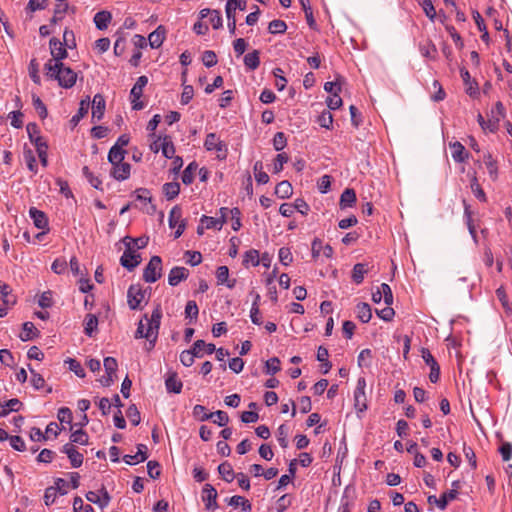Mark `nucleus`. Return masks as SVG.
I'll return each instance as SVG.
<instances>
[{
  "label": "nucleus",
  "instance_id": "ea45409f",
  "mask_svg": "<svg viewBox=\"0 0 512 512\" xmlns=\"http://www.w3.org/2000/svg\"><path fill=\"white\" fill-rule=\"evenodd\" d=\"M89 441L88 434L82 429H78L72 432L70 435V443L69 444H79V445H87Z\"/></svg>",
  "mask_w": 512,
  "mask_h": 512
},
{
  "label": "nucleus",
  "instance_id": "393cba45",
  "mask_svg": "<svg viewBox=\"0 0 512 512\" xmlns=\"http://www.w3.org/2000/svg\"><path fill=\"white\" fill-rule=\"evenodd\" d=\"M243 62L248 70H256L260 65V51L253 50L252 52L247 53L243 58Z\"/></svg>",
  "mask_w": 512,
  "mask_h": 512
},
{
  "label": "nucleus",
  "instance_id": "58836bf2",
  "mask_svg": "<svg viewBox=\"0 0 512 512\" xmlns=\"http://www.w3.org/2000/svg\"><path fill=\"white\" fill-rule=\"evenodd\" d=\"M201 223L205 224L206 229H218L220 230L225 223L224 218H214L210 216L203 215L201 217Z\"/></svg>",
  "mask_w": 512,
  "mask_h": 512
},
{
  "label": "nucleus",
  "instance_id": "680f3d73",
  "mask_svg": "<svg viewBox=\"0 0 512 512\" xmlns=\"http://www.w3.org/2000/svg\"><path fill=\"white\" fill-rule=\"evenodd\" d=\"M31 372V384L36 390H40L45 386V380L42 375L34 371L30 365H28Z\"/></svg>",
  "mask_w": 512,
  "mask_h": 512
},
{
  "label": "nucleus",
  "instance_id": "cd10ccee",
  "mask_svg": "<svg viewBox=\"0 0 512 512\" xmlns=\"http://www.w3.org/2000/svg\"><path fill=\"white\" fill-rule=\"evenodd\" d=\"M225 501L227 502L228 505H230L234 508H237L240 506L243 511L250 512L252 509V505H251L250 501L242 496H239V495H235L230 498H227Z\"/></svg>",
  "mask_w": 512,
  "mask_h": 512
},
{
  "label": "nucleus",
  "instance_id": "a18cd8bd",
  "mask_svg": "<svg viewBox=\"0 0 512 512\" xmlns=\"http://www.w3.org/2000/svg\"><path fill=\"white\" fill-rule=\"evenodd\" d=\"M82 172L84 177L87 179V181L90 183L92 187H94L97 190L103 191L101 179L95 176L87 166L83 167Z\"/></svg>",
  "mask_w": 512,
  "mask_h": 512
},
{
  "label": "nucleus",
  "instance_id": "79ce46f5",
  "mask_svg": "<svg viewBox=\"0 0 512 512\" xmlns=\"http://www.w3.org/2000/svg\"><path fill=\"white\" fill-rule=\"evenodd\" d=\"M57 418L61 424H64V423L69 424L70 430H73V428L77 425V424H72V420H73L72 411L68 407H61L58 410Z\"/></svg>",
  "mask_w": 512,
  "mask_h": 512
},
{
  "label": "nucleus",
  "instance_id": "0eeeda50",
  "mask_svg": "<svg viewBox=\"0 0 512 512\" xmlns=\"http://www.w3.org/2000/svg\"><path fill=\"white\" fill-rule=\"evenodd\" d=\"M421 356L424 362L430 367L429 380L437 383L440 378V366L428 348L421 349Z\"/></svg>",
  "mask_w": 512,
  "mask_h": 512
},
{
  "label": "nucleus",
  "instance_id": "4be33fe9",
  "mask_svg": "<svg viewBox=\"0 0 512 512\" xmlns=\"http://www.w3.org/2000/svg\"><path fill=\"white\" fill-rule=\"evenodd\" d=\"M90 106V98L89 96L86 99H82L79 104V109L77 113L71 118L70 123L72 128L76 127L80 120L88 113Z\"/></svg>",
  "mask_w": 512,
  "mask_h": 512
},
{
  "label": "nucleus",
  "instance_id": "9b49d317",
  "mask_svg": "<svg viewBox=\"0 0 512 512\" xmlns=\"http://www.w3.org/2000/svg\"><path fill=\"white\" fill-rule=\"evenodd\" d=\"M458 491L456 489H451L449 491L444 492L440 498H437L435 495H430L428 497L429 504H436L440 510H445L448 502L457 498Z\"/></svg>",
  "mask_w": 512,
  "mask_h": 512
},
{
  "label": "nucleus",
  "instance_id": "13d9d810",
  "mask_svg": "<svg viewBox=\"0 0 512 512\" xmlns=\"http://www.w3.org/2000/svg\"><path fill=\"white\" fill-rule=\"evenodd\" d=\"M278 257L279 261L284 266L290 265L293 261L291 250L288 247H281L278 252Z\"/></svg>",
  "mask_w": 512,
  "mask_h": 512
},
{
  "label": "nucleus",
  "instance_id": "72a5a7b5",
  "mask_svg": "<svg viewBox=\"0 0 512 512\" xmlns=\"http://www.w3.org/2000/svg\"><path fill=\"white\" fill-rule=\"evenodd\" d=\"M39 336V331L32 322H25L23 324V331L20 334L22 341H29Z\"/></svg>",
  "mask_w": 512,
  "mask_h": 512
},
{
  "label": "nucleus",
  "instance_id": "9d476101",
  "mask_svg": "<svg viewBox=\"0 0 512 512\" xmlns=\"http://www.w3.org/2000/svg\"><path fill=\"white\" fill-rule=\"evenodd\" d=\"M52 63L62 62L68 56L67 48L56 37H52L49 41Z\"/></svg>",
  "mask_w": 512,
  "mask_h": 512
},
{
  "label": "nucleus",
  "instance_id": "a19ab883",
  "mask_svg": "<svg viewBox=\"0 0 512 512\" xmlns=\"http://www.w3.org/2000/svg\"><path fill=\"white\" fill-rule=\"evenodd\" d=\"M70 10V6L68 3H58L54 8V15L51 18L50 22L52 24H56L61 21L66 13Z\"/></svg>",
  "mask_w": 512,
  "mask_h": 512
},
{
  "label": "nucleus",
  "instance_id": "f704fd0d",
  "mask_svg": "<svg viewBox=\"0 0 512 512\" xmlns=\"http://www.w3.org/2000/svg\"><path fill=\"white\" fill-rule=\"evenodd\" d=\"M198 170V164L193 161L188 164V166L185 168V170L182 173V182L185 185H190L194 181V176L196 171Z\"/></svg>",
  "mask_w": 512,
  "mask_h": 512
},
{
  "label": "nucleus",
  "instance_id": "f3484780",
  "mask_svg": "<svg viewBox=\"0 0 512 512\" xmlns=\"http://www.w3.org/2000/svg\"><path fill=\"white\" fill-rule=\"evenodd\" d=\"M131 171V165L127 162H121L116 165H112L111 176L118 180L123 181L129 178Z\"/></svg>",
  "mask_w": 512,
  "mask_h": 512
},
{
  "label": "nucleus",
  "instance_id": "c9c22d12",
  "mask_svg": "<svg viewBox=\"0 0 512 512\" xmlns=\"http://www.w3.org/2000/svg\"><path fill=\"white\" fill-rule=\"evenodd\" d=\"M247 1L246 0H234L232 2L227 1L225 6V12L227 18L232 17V12L236 13V10L239 9L241 11L246 10Z\"/></svg>",
  "mask_w": 512,
  "mask_h": 512
},
{
  "label": "nucleus",
  "instance_id": "4468645a",
  "mask_svg": "<svg viewBox=\"0 0 512 512\" xmlns=\"http://www.w3.org/2000/svg\"><path fill=\"white\" fill-rule=\"evenodd\" d=\"M106 102L102 94H95L92 100V118L101 120L104 116Z\"/></svg>",
  "mask_w": 512,
  "mask_h": 512
},
{
  "label": "nucleus",
  "instance_id": "bb28decb",
  "mask_svg": "<svg viewBox=\"0 0 512 512\" xmlns=\"http://www.w3.org/2000/svg\"><path fill=\"white\" fill-rule=\"evenodd\" d=\"M22 406V402L17 398H12L6 401L4 404L0 402V416H7L12 411H18Z\"/></svg>",
  "mask_w": 512,
  "mask_h": 512
},
{
  "label": "nucleus",
  "instance_id": "49530a36",
  "mask_svg": "<svg viewBox=\"0 0 512 512\" xmlns=\"http://www.w3.org/2000/svg\"><path fill=\"white\" fill-rule=\"evenodd\" d=\"M484 162L491 179L496 180L498 176L497 162L493 160L491 154L489 153L487 155H484Z\"/></svg>",
  "mask_w": 512,
  "mask_h": 512
},
{
  "label": "nucleus",
  "instance_id": "f03ea898",
  "mask_svg": "<svg viewBox=\"0 0 512 512\" xmlns=\"http://www.w3.org/2000/svg\"><path fill=\"white\" fill-rule=\"evenodd\" d=\"M44 73L48 79L56 80L58 85L65 89L72 88L77 81V73L63 62L52 63V60H49L44 65Z\"/></svg>",
  "mask_w": 512,
  "mask_h": 512
},
{
  "label": "nucleus",
  "instance_id": "b1692460",
  "mask_svg": "<svg viewBox=\"0 0 512 512\" xmlns=\"http://www.w3.org/2000/svg\"><path fill=\"white\" fill-rule=\"evenodd\" d=\"M111 19L112 14L109 11L103 10L97 12L93 20L97 29L105 30L111 22Z\"/></svg>",
  "mask_w": 512,
  "mask_h": 512
},
{
  "label": "nucleus",
  "instance_id": "6e6d98bb",
  "mask_svg": "<svg viewBox=\"0 0 512 512\" xmlns=\"http://www.w3.org/2000/svg\"><path fill=\"white\" fill-rule=\"evenodd\" d=\"M288 161H289V156L287 153L283 152V153L277 154V156L274 159V163H273V172L276 174L281 172L283 170L284 164H286Z\"/></svg>",
  "mask_w": 512,
  "mask_h": 512
},
{
  "label": "nucleus",
  "instance_id": "338daca9",
  "mask_svg": "<svg viewBox=\"0 0 512 512\" xmlns=\"http://www.w3.org/2000/svg\"><path fill=\"white\" fill-rule=\"evenodd\" d=\"M196 355L197 354L195 352H192L190 349L184 350L180 354V362L184 366L190 367L194 363V359L197 358Z\"/></svg>",
  "mask_w": 512,
  "mask_h": 512
},
{
  "label": "nucleus",
  "instance_id": "052dcab7",
  "mask_svg": "<svg viewBox=\"0 0 512 512\" xmlns=\"http://www.w3.org/2000/svg\"><path fill=\"white\" fill-rule=\"evenodd\" d=\"M318 124L326 129H330L333 124V116L330 111H323L319 116L317 120Z\"/></svg>",
  "mask_w": 512,
  "mask_h": 512
},
{
  "label": "nucleus",
  "instance_id": "de8ad7c7",
  "mask_svg": "<svg viewBox=\"0 0 512 512\" xmlns=\"http://www.w3.org/2000/svg\"><path fill=\"white\" fill-rule=\"evenodd\" d=\"M32 104H33V107L35 108V110L37 111L39 117L41 119H45L48 115L47 107L43 103V101L40 99V97L37 96L36 94L32 95Z\"/></svg>",
  "mask_w": 512,
  "mask_h": 512
},
{
  "label": "nucleus",
  "instance_id": "2eb2a0df",
  "mask_svg": "<svg viewBox=\"0 0 512 512\" xmlns=\"http://www.w3.org/2000/svg\"><path fill=\"white\" fill-rule=\"evenodd\" d=\"M147 450L148 449L145 444H138L137 453H134V455H125L123 460L128 465H135L137 463L144 462L148 458Z\"/></svg>",
  "mask_w": 512,
  "mask_h": 512
},
{
  "label": "nucleus",
  "instance_id": "dca6fc26",
  "mask_svg": "<svg viewBox=\"0 0 512 512\" xmlns=\"http://www.w3.org/2000/svg\"><path fill=\"white\" fill-rule=\"evenodd\" d=\"M460 75H461V78H462L464 84L466 85V89H465L466 93L470 97H473V98L478 97V95H479L478 83L476 81H471V77H470L468 70H466L465 68H461Z\"/></svg>",
  "mask_w": 512,
  "mask_h": 512
},
{
  "label": "nucleus",
  "instance_id": "7ed1b4c3",
  "mask_svg": "<svg viewBox=\"0 0 512 512\" xmlns=\"http://www.w3.org/2000/svg\"><path fill=\"white\" fill-rule=\"evenodd\" d=\"M162 259L160 256H152L143 271V280L147 283L156 282L162 275Z\"/></svg>",
  "mask_w": 512,
  "mask_h": 512
},
{
  "label": "nucleus",
  "instance_id": "aec40b11",
  "mask_svg": "<svg viewBox=\"0 0 512 512\" xmlns=\"http://www.w3.org/2000/svg\"><path fill=\"white\" fill-rule=\"evenodd\" d=\"M29 215H30L31 219L33 220L34 225L38 229L44 230V229L48 228V218L43 211L38 210L35 207H31L29 210Z\"/></svg>",
  "mask_w": 512,
  "mask_h": 512
},
{
  "label": "nucleus",
  "instance_id": "0e129e2a",
  "mask_svg": "<svg viewBox=\"0 0 512 512\" xmlns=\"http://www.w3.org/2000/svg\"><path fill=\"white\" fill-rule=\"evenodd\" d=\"M63 45L69 49L76 47L74 32L68 28H66L63 33Z\"/></svg>",
  "mask_w": 512,
  "mask_h": 512
},
{
  "label": "nucleus",
  "instance_id": "e2e57ef3",
  "mask_svg": "<svg viewBox=\"0 0 512 512\" xmlns=\"http://www.w3.org/2000/svg\"><path fill=\"white\" fill-rule=\"evenodd\" d=\"M287 145V138L284 132H277L273 137V147L276 151H281Z\"/></svg>",
  "mask_w": 512,
  "mask_h": 512
},
{
  "label": "nucleus",
  "instance_id": "2f4dec72",
  "mask_svg": "<svg viewBox=\"0 0 512 512\" xmlns=\"http://www.w3.org/2000/svg\"><path fill=\"white\" fill-rule=\"evenodd\" d=\"M275 194L281 199L289 198L293 194L291 183L287 180L279 182L275 187Z\"/></svg>",
  "mask_w": 512,
  "mask_h": 512
},
{
  "label": "nucleus",
  "instance_id": "c756f323",
  "mask_svg": "<svg viewBox=\"0 0 512 512\" xmlns=\"http://www.w3.org/2000/svg\"><path fill=\"white\" fill-rule=\"evenodd\" d=\"M97 327H98V318L96 315L94 314H87L85 319H84V333L89 336V337H92L93 334L97 331Z\"/></svg>",
  "mask_w": 512,
  "mask_h": 512
},
{
  "label": "nucleus",
  "instance_id": "c85d7f7f",
  "mask_svg": "<svg viewBox=\"0 0 512 512\" xmlns=\"http://www.w3.org/2000/svg\"><path fill=\"white\" fill-rule=\"evenodd\" d=\"M357 318L362 323H368L372 317V310L368 303L360 302L356 306Z\"/></svg>",
  "mask_w": 512,
  "mask_h": 512
},
{
  "label": "nucleus",
  "instance_id": "4c0bfd02",
  "mask_svg": "<svg viewBox=\"0 0 512 512\" xmlns=\"http://www.w3.org/2000/svg\"><path fill=\"white\" fill-rule=\"evenodd\" d=\"M354 406L358 412H364L367 409V397L365 391H354Z\"/></svg>",
  "mask_w": 512,
  "mask_h": 512
},
{
  "label": "nucleus",
  "instance_id": "473e14b6",
  "mask_svg": "<svg viewBox=\"0 0 512 512\" xmlns=\"http://www.w3.org/2000/svg\"><path fill=\"white\" fill-rule=\"evenodd\" d=\"M126 151L118 146H112L108 153V161L112 165L124 162Z\"/></svg>",
  "mask_w": 512,
  "mask_h": 512
},
{
  "label": "nucleus",
  "instance_id": "4d7b16f0",
  "mask_svg": "<svg viewBox=\"0 0 512 512\" xmlns=\"http://www.w3.org/2000/svg\"><path fill=\"white\" fill-rule=\"evenodd\" d=\"M126 416L128 417V419L134 426L139 425V423L141 421V416H140V412L135 404H131L128 407V409L126 411Z\"/></svg>",
  "mask_w": 512,
  "mask_h": 512
},
{
  "label": "nucleus",
  "instance_id": "5fc2aeb1",
  "mask_svg": "<svg viewBox=\"0 0 512 512\" xmlns=\"http://www.w3.org/2000/svg\"><path fill=\"white\" fill-rule=\"evenodd\" d=\"M277 441L282 448L288 446V427L285 424H281L277 429Z\"/></svg>",
  "mask_w": 512,
  "mask_h": 512
},
{
  "label": "nucleus",
  "instance_id": "e433bc0d",
  "mask_svg": "<svg viewBox=\"0 0 512 512\" xmlns=\"http://www.w3.org/2000/svg\"><path fill=\"white\" fill-rule=\"evenodd\" d=\"M163 193L167 200H173L180 193V184L178 182H168L163 185Z\"/></svg>",
  "mask_w": 512,
  "mask_h": 512
},
{
  "label": "nucleus",
  "instance_id": "a211bd4d",
  "mask_svg": "<svg viewBox=\"0 0 512 512\" xmlns=\"http://www.w3.org/2000/svg\"><path fill=\"white\" fill-rule=\"evenodd\" d=\"M166 37V29L164 26L159 25L153 32L148 36L149 45L153 49L161 47Z\"/></svg>",
  "mask_w": 512,
  "mask_h": 512
},
{
  "label": "nucleus",
  "instance_id": "774afa93",
  "mask_svg": "<svg viewBox=\"0 0 512 512\" xmlns=\"http://www.w3.org/2000/svg\"><path fill=\"white\" fill-rule=\"evenodd\" d=\"M10 118V124L12 127L20 129L23 127V113L19 110L12 111L9 116Z\"/></svg>",
  "mask_w": 512,
  "mask_h": 512
},
{
  "label": "nucleus",
  "instance_id": "603ef678",
  "mask_svg": "<svg viewBox=\"0 0 512 512\" xmlns=\"http://www.w3.org/2000/svg\"><path fill=\"white\" fill-rule=\"evenodd\" d=\"M181 217H182L181 208L178 205L174 206L169 213V219H168L169 226L171 228L176 227L177 224H179L181 221H183L181 219Z\"/></svg>",
  "mask_w": 512,
  "mask_h": 512
},
{
  "label": "nucleus",
  "instance_id": "f257e3e1",
  "mask_svg": "<svg viewBox=\"0 0 512 512\" xmlns=\"http://www.w3.org/2000/svg\"><path fill=\"white\" fill-rule=\"evenodd\" d=\"M161 318L162 309L160 305H157L152 311L150 317L145 314L143 319H141L138 323V327L135 332V338H145L148 341V343L145 345V349L148 352L154 349L157 342Z\"/></svg>",
  "mask_w": 512,
  "mask_h": 512
},
{
  "label": "nucleus",
  "instance_id": "3c124183",
  "mask_svg": "<svg viewBox=\"0 0 512 512\" xmlns=\"http://www.w3.org/2000/svg\"><path fill=\"white\" fill-rule=\"evenodd\" d=\"M28 71H29V76H30L31 80L35 84L40 85L41 78L39 75V64L35 58H33L30 61L29 66H28Z\"/></svg>",
  "mask_w": 512,
  "mask_h": 512
},
{
  "label": "nucleus",
  "instance_id": "5701e85b",
  "mask_svg": "<svg viewBox=\"0 0 512 512\" xmlns=\"http://www.w3.org/2000/svg\"><path fill=\"white\" fill-rule=\"evenodd\" d=\"M369 272V266L367 263H356L352 269L351 278L354 283L361 284L364 280V276Z\"/></svg>",
  "mask_w": 512,
  "mask_h": 512
},
{
  "label": "nucleus",
  "instance_id": "8fccbe9b",
  "mask_svg": "<svg viewBox=\"0 0 512 512\" xmlns=\"http://www.w3.org/2000/svg\"><path fill=\"white\" fill-rule=\"evenodd\" d=\"M287 30V24L283 20H272L268 25V31L271 34H283Z\"/></svg>",
  "mask_w": 512,
  "mask_h": 512
},
{
  "label": "nucleus",
  "instance_id": "412c9836",
  "mask_svg": "<svg viewBox=\"0 0 512 512\" xmlns=\"http://www.w3.org/2000/svg\"><path fill=\"white\" fill-rule=\"evenodd\" d=\"M165 386L168 392L179 394L182 391L183 383L178 379L176 372H170L165 379Z\"/></svg>",
  "mask_w": 512,
  "mask_h": 512
},
{
  "label": "nucleus",
  "instance_id": "37998d69",
  "mask_svg": "<svg viewBox=\"0 0 512 512\" xmlns=\"http://www.w3.org/2000/svg\"><path fill=\"white\" fill-rule=\"evenodd\" d=\"M470 187H471V190H472L474 196L479 201H481V202H486L487 201L486 194H485L484 190L481 188L480 184L478 183V179H477L475 173L473 174V176L471 178Z\"/></svg>",
  "mask_w": 512,
  "mask_h": 512
},
{
  "label": "nucleus",
  "instance_id": "7c9ffc66",
  "mask_svg": "<svg viewBox=\"0 0 512 512\" xmlns=\"http://www.w3.org/2000/svg\"><path fill=\"white\" fill-rule=\"evenodd\" d=\"M218 473L222 479L228 483L232 482L237 475L235 474L232 465L227 461L218 466Z\"/></svg>",
  "mask_w": 512,
  "mask_h": 512
},
{
  "label": "nucleus",
  "instance_id": "6ab92c4d",
  "mask_svg": "<svg viewBox=\"0 0 512 512\" xmlns=\"http://www.w3.org/2000/svg\"><path fill=\"white\" fill-rule=\"evenodd\" d=\"M449 147L452 151V158L455 162L463 163L468 159L469 153L459 141L449 143Z\"/></svg>",
  "mask_w": 512,
  "mask_h": 512
},
{
  "label": "nucleus",
  "instance_id": "ddd939ff",
  "mask_svg": "<svg viewBox=\"0 0 512 512\" xmlns=\"http://www.w3.org/2000/svg\"><path fill=\"white\" fill-rule=\"evenodd\" d=\"M189 276V270L182 266L173 267L168 275V283L170 286H177L180 282L185 281Z\"/></svg>",
  "mask_w": 512,
  "mask_h": 512
},
{
  "label": "nucleus",
  "instance_id": "c03bdc74",
  "mask_svg": "<svg viewBox=\"0 0 512 512\" xmlns=\"http://www.w3.org/2000/svg\"><path fill=\"white\" fill-rule=\"evenodd\" d=\"M161 151L165 158L172 159L175 154V147L170 136H164L161 143Z\"/></svg>",
  "mask_w": 512,
  "mask_h": 512
},
{
  "label": "nucleus",
  "instance_id": "423d86ee",
  "mask_svg": "<svg viewBox=\"0 0 512 512\" xmlns=\"http://www.w3.org/2000/svg\"><path fill=\"white\" fill-rule=\"evenodd\" d=\"M204 147L208 151H217L219 159H225L227 156V146L219 139L216 133H209L206 136Z\"/></svg>",
  "mask_w": 512,
  "mask_h": 512
},
{
  "label": "nucleus",
  "instance_id": "f8f14e48",
  "mask_svg": "<svg viewBox=\"0 0 512 512\" xmlns=\"http://www.w3.org/2000/svg\"><path fill=\"white\" fill-rule=\"evenodd\" d=\"M61 452L66 454L73 468H78L83 464L84 456L78 452L73 444H65Z\"/></svg>",
  "mask_w": 512,
  "mask_h": 512
},
{
  "label": "nucleus",
  "instance_id": "1a4fd4ad",
  "mask_svg": "<svg viewBox=\"0 0 512 512\" xmlns=\"http://www.w3.org/2000/svg\"><path fill=\"white\" fill-rule=\"evenodd\" d=\"M218 493L217 490L209 483H206L202 488V501L204 502L206 510H215L217 509Z\"/></svg>",
  "mask_w": 512,
  "mask_h": 512
},
{
  "label": "nucleus",
  "instance_id": "39448f33",
  "mask_svg": "<svg viewBox=\"0 0 512 512\" xmlns=\"http://www.w3.org/2000/svg\"><path fill=\"white\" fill-rule=\"evenodd\" d=\"M141 263V255L133 250L130 242L126 243V249L120 258V264L128 271H133Z\"/></svg>",
  "mask_w": 512,
  "mask_h": 512
},
{
  "label": "nucleus",
  "instance_id": "69168bd1",
  "mask_svg": "<svg viewBox=\"0 0 512 512\" xmlns=\"http://www.w3.org/2000/svg\"><path fill=\"white\" fill-rule=\"evenodd\" d=\"M202 61L206 67H213L217 64V55L214 51L207 50L202 55Z\"/></svg>",
  "mask_w": 512,
  "mask_h": 512
},
{
  "label": "nucleus",
  "instance_id": "bf43d9fd",
  "mask_svg": "<svg viewBox=\"0 0 512 512\" xmlns=\"http://www.w3.org/2000/svg\"><path fill=\"white\" fill-rule=\"evenodd\" d=\"M249 262L252 263L253 266H258L260 263L259 259V251L255 249H250L245 252L244 258H243V264H248Z\"/></svg>",
  "mask_w": 512,
  "mask_h": 512
},
{
  "label": "nucleus",
  "instance_id": "09e8293b",
  "mask_svg": "<svg viewBox=\"0 0 512 512\" xmlns=\"http://www.w3.org/2000/svg\"><path fill=\"white\" fill-rule=\"evenodd\" d=\"M281 370V362L278 357H272L265 362V373L274 375Z\"/></svg>",
  "mask_w": 512,
  "mask_h": 512
},
{
  "label": "nucleus",
  "instance_id": "6e6552de",
  "mask_svg": "<svg viewBox=\"0 0 512 512\" xmlns=\"http://www.w3.org/2000/svg\"><path fill=\"white\" fill-rule=\"evenodd\" d=\"M145 298V291L140 285H131L127 291V302L131 310L140 309V304Z\"/></svg>",
  "mask_w": 512,
  "mask_h": 512
},
{
  "label": "nucleus",
  "instance_id": "864d4df0",
  "mask_svg": "<svg viewBox=\"0 0 512 512\" xmlns=\"http://www.w3.org/2000/svg\"><path fill=\"white\" fill-rule=\"evenodd\" d=\"M193 416L198 418L200 421H206L212 419L214 414L207 413V409L205 406L197 404L193 408Z\"/></svg>",
  "mask_w": 512,
  "mask_h": 512
},
{
  "label": "nucleus",
  "instance_id": "a878e982",
  "mask_svg": "<svg viewBox=\"0 0 512 512\" xmlns=\"http://www.w3.org/2000/svg\"><path fill=\"white\" fill-rule=\"evenodd\" d=\"M356 200L357 198L354 189L346 188L340 196L339 205L342 209L352 207L356 203Z\"/></svg>",
  "mask_w": 512,
  "mask_h": 512
},
{
  "label": "nucleus",
  "instance_id": "20e7f679",
  "mask_svg": "<svg viewBox=\"0 0 512 512\" xmlns=\"http://www.w3.org/2000/svg\"><path fill=\"white\" fill-rule=\"evenodd\" d=\"M148 83L147 76L143 75L138 77L136 83L132 87L130 91V99L132 103V109L133 110H142L145 105L144 102L140 101V98L143 95V89Z\"/></svg>",
  "mask_w": 512,
  "mask_h": 512
}]
</instances>
